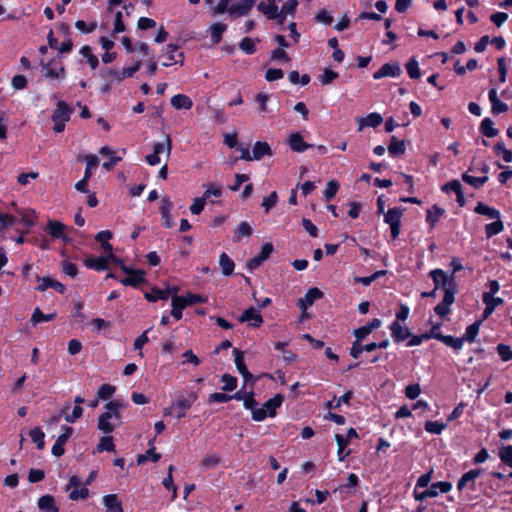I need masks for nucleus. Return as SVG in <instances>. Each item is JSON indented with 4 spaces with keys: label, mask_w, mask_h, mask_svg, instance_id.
Returning <instances> with one entry per match:
<instances>
[{
    "label": "nucleus",
    "mask_w": 512,
    "mask_h": 512,
    "mask_svg": "<svg viewBox=\"0 0 512 512\" xmlns=\"http://www.w3.org/2000/svg\"><path fill=\"white\" fill-rule=\"evenodd\" d=\"M123 403L113 400L105 405V412L98 417L97 428L104 434H111L121 424Z\"/></svg>",
    "instance_id": "f257e3e1"
},
{
    "label": "nucleus",
    "mask_w": 512,
    "mask_h": 512,
    "mask_svg": "<svg viewBox=\"0 0 512 512\" xmlns=\"http://www.w3.org/2000/svg\"><path fill=\"white\" fill-rule=\"evenodd\" d=\"M256 0H220L212 7L215 15L227 13L231 18L247 15L254 7Z\"/></svg>",
    "instance_id": "f03ea898"
},
{
    "label": "nucleus",
    "mask_w": 512,
    "mask_h": 512,
    "mask_svg": "<svg viewBox=\"0 0 512 512\" xmlns=\"http://www.w3.org/2000/svg\"><path fill=\"white\" fill-rule=\"evenodd\" d=\"M197 399L198 394L196 392H189L186 396L179 397L173 401L169 407L164 408L163 414L177 419L184 418Z\"/></svg>",
    "instance_id": "7ed1b4c3"
},
{
    "label": "nucleus",
    "mask_w": 512,
    "mask_h": 512,
    "mask_svg": "<svg viewBox=\"0 0 512 512\" xmlns=\"http://www.w3.org/2000/svg\"><path fill=\"white\" fill-rule=\"evenodd\" d=\"M43 76L50 80H61L65 77V68L61 57H55L50 61L40 62Z\"/></svg>",
    "instance_id": "20e7f679"
},
{
    "label": "nucleus",
    "mask_w": 512,
    "mask_h": 512,
    "mask_svg": "<svg viewBox=\"0 0 512 512\" xmlns=\"http://www.w3.org/2000/svg\"><path fill=\"white\" fill-rule=\"evenodd\" d=\"M72 110L69 105L64 101H58L56 108L52 115V121L54 123L53 130L56 133L64 131L65 124L70 120Z\"/></svg>",
    "instance_id": "39448f33"
},
{
    "label": "nucleus",
    "mask_w": 512,
    "mask_h": 512,
    "mask_svg": "<svg viewBox=\"0 0 512 512\" xmlns=\"http://www.w3.org/2000/svg\"><path fill=\"white\" fill-rule=\"evenodd\" d=\"M283 403V396L280 394H276L271 399L267 400L261 408H256L253 410V420L254 421H263L267 416L274 417L276 415V410Z\"/></svg>",
    "instance_id": "423d86ee"
},
{
    "label": "nucleus",
    "mask_w": 512,
    "mask_h": 512,
    "mask_svg": "<svg viewBox=\"0 0 512 512\" xmlns=\"http://www.w3.org/2000/svg\"><path fill=\"white\" fill-rule=\"evenodd\" d=\"M172 151V143L170 137L167 135L164 142L155 143L153 146V153L146 156V161L149 165L155 166L160 163V155L164 154L169 158Z\"/></svg>",
    "instance_id": "0eeeda50"
},
{
    "label": "nucleus",
    "mask_w": 512,
    "mask_h": 512,
    "mask_svg": "<svg viewBox=\"0 0 512 512\" xmlns=\"http://www.w3.org/2000/svg\"><path fill=\"white\" fill-rule=\"evenodd\" d=\"M403 215V209L394 207L384 214V221L390 226L391 236L396 239L400 234V222Z\"/></svg>",
    "instance_id": "6e6552de"
},
{
    "label": "nucleus",
    "mask_w": 512,
    "mask_h": 512,
    "mask_svg": "<svg viewBox=\"0 0 512 512\" xmlns=\"http://www.w3.org/2000/svg\"><path fill=\"white\" fill-rule=\"evenodd\" d=\"M356 438H358V434L354 428H350L347 431V434L345 436H342L340 434L335 435V440H336L337 446H338L337 456H338V460L340 462L344 461V459L350 453V451H348L347 453H344L345 447L349 445V443L352 439H356Z\"/></svg>",
    "instance_id": "1a4fd4ad"
},
{
    "label": "nucleus",
    "mask_w": 512,
    "mask_h": 512,
    "mask_svg": "<svg viewBox=\"0 0 512 512\" xmlns=\"http://www.w3.org/2000/svg\"><path fill=\"white\" fill-rule=\"evenodd\" d=\"M122 270L127 274V277L121 279L120 283L125 286L137 287L145 281V272L142 270H133L125 265H122Z\"/></svg>",
    "instance_id": "9d476101"
},
{
    "label": "nucleus",
    "mask_w": 512,
    "mask_h": 512,
    "mask_svg": "<svg viewBox=\"0 0 512 512\" xmlns=\"http://www.w3.org/2000/svg\"><path fill=\"white\" fill-rule=\"evenodd\" d=\"M239 322H241V323L246 322V323H248L249 327L258 328L262 325L263 318H262L261 313L258 310H256L253 307H250V308L244 310L243 313L240 315Z\"/></svg>",
    "instance_id": "9b49d317"
},
{
    "label": "nucleus",
    "mask_w": 512,
    "mask_h": 512,
    "mask_svg": "<svg viewBox=\"0 0 512 512\" xmlns=\"http://www.w3.org/2000/svg\"><path fill=\"white\" fill-rule=\"evenodd\" d=\"M455 298L454 288H446L444 297L435 308L434 311L440 317H445L450 313V306L453 304Z\"/></svg>",
    "instance_id": "f8f14e48"
},
{
    "label": "nucleus",
    "mask_w": 512,
    "mask_h": 512,
    "mask_svg": "<svg viewBox=\"0 0 512 512\" xmlns=\"http://www.w3.org/2000/svg\"><path fill=\"white\" fill-rule=\"evenodd\" d=\"M430 276L433 279L436 289L443 288L446 291V288H453V276L448 277L443 270H432Z\"/></svg>",
    "instance_id": "ddd939ff"
},
{
    "label": "nucleus",
    "mask_w": 512,
    "mask_h": 512,
    "mask_svg": "<svg viewBox=\"0 0 512 512\" xmlns=\"http://www.w3.org/2000/svg\"><path fill=\"white\" fill-rule=\"evenodd\" d=\"M272 252H273V245L271 243H265L262 246L260 253L247 262V264H246L247 268L249 270L256 269L257 267H259L262 264L263 261H265L266 259L269 258V256L272 254Z\"/></svg>",
    "instance_id": "4468645a"
},
{
    "label": "nucleus",
    "mask_w": 512,
    "mask_h": 512,
    "mask_svg": "<svg viewBox=\"0 0 512 512\" xmlns=\"http://www.w3.org/2000/svg\"><path fill=\"white\" fill-rule=\"evenodd\" d=\"M402 70L401 67L396 63H386L380 67L379 70H377L373 74L374 79H381L384 77H393L396 78L400 76Z\"/></svg>",
    "instance_id": "2eb2a0df"
},
{
    "label": "nucleus",
    "mask_w": 512,
    "mask_h": 512,
    "mask_svg": "<svg viewBox=\"0 0 512 512\" xmlns=\"http://www.w3.org/2000/svg\"><path fill=\"white\" fill-rule=\"evenodd\" d=\"M482 300L486 306L483 311V319L488 318L493 313L496 307L503 304L502 298L495 297L491 293H483Z\"/></svg>",
    "instance_id": "dca6fc26"
},
{
    "label": "nucleus",
    "mask_w": 512,
    "mask_h": 512,
    "mask_svg": "<svg viewBox=\"0 0 512 512\" xmlns=\"http://www.w3.org/2000/svg\"><path fill=\"white\" fill-rule=\"evenodd\" d=\"M356 122L358 131H362L365 127H378L383 122V118L379 113L372 112L365 117L357 118Z\"/></svg>",
    "instance_id": "f3484780"
},
{
    "label": "nucleus",
    "mask_w": 512,
    "mask_h": 512,
    "mask_svg": "<svg viewBox=\"0 0 512 512\" xmlns=\"http://www.w3.org/2000/svg\"><path fill=\"white\" fill-rule=\"evenodd\" d=\"M287 143L291 150L297 153L304 152L306 149L312 147L307 144L299 132H293L288 136Z\"/></svg>",
    "instance_id": "a211bd4d"
},
{
    "label": "nucleus",
    "mask_w": 512,
    "mask_h": 512,
    "mask_svg": "<svg viewBox=\"0 0 512 512\" xmlns=\"http://www.w3.org/2000/svg\"><path fill=\"white\" fill-rule=\"evenodd\" d=\"M323 297V292L316 287L310 288L305 296L298 301V306L305 310L307 307L311 306L317 299Z\"/></svg>",
    "instance_id": "6ab92c4d"
},
{
    "label": "nucleus",
    "mask_w": 512,
    "mask_h": 512,
    "mask_svg": "<svg viewBox=\"0 0 512 512\" xmlns=\"http://www.w3.org/2000/svg\"><path fill=\"white\" fill-rule=\"evenodd\" d=\"M258 9L269 19H279L280 13L278 7L275 4V0H263L258 4Z\"/></svg>",
    "instance_id": "aec40b11"
},
{
    "label": "nucleus",
    "mask_w": 512,
    "mask_h": 512,
    "mask_svg": "<svg viewBox=\"0 0 512 512\" xmlns=\"http://www.w3.org/2000/svg\"><path fill=\"white\" fill-rule=\"evenodd\" d=\"M65 225L58 221H49L47 223V231L54 238H60L64 242H69L70 238L65 233Z\"/></svg>",
    "instance_id": "412c9836"
},
{
    "label": "nucleus",
    "mask_w": 512,
    "mask_h": 512,
    "mask_svg": "<svg viewBox=\"0 0 512 512\" xmlns=\"http://www.w3.org/2000/svg\"><path fill=\"white\" fill-rule=\"evenodd\" d=\"M233 354H234V358H235L234 359L235 360V365H236V368H237L238 372L243 376L245 381L251 380L253 378V376L248 371V369L246 367V364L244 362V354H243V352L235 348L233 350Z\"/></svg>",
    "instance_id": "4be33fe9"
},
{
    "label": "nucleus",
    "mask_w": 512,
    "mask_h": 512,
    "mask_svg": "<svg viewBox=\"0 0 512 512\" xmlns=\"http://www.w3.org/2000/svg\"><path fill=\"white\" fill-rule=\"evenodd\" d=\"M40 284L37 286V290L39 291H45L48 288H53L59 293H63L65 290V286L60 283L59 281L46 276V277H37Z\"/></svg>",
    "instance_id": "5701e85b"
},
{
    "label": "nucleus",
    "mask_w": 512,
    "mask_h": 512,
    "mask_svg": "<svg viewBox=\"0 0 512 512\" xmlns=\"http://www.w3.org/2000/svg\"><path fill=\"white\" fill-rule=\"evenodd\" d=\"M391 335L395 342L403 341L411 336L408 328L400 324L398 321H394L390 325Z\"/></svg>",
    "instance_id": "b1692460"
},
{
    "label": "nucleus",
    "mask_w": 512,
    "mask_h": 512,
    "mask_svg": "<svg viewBox=\"0 0 512 512\" xmlns=\"http://www.w3.org/2000/svg\"><path fill=\"white\" fill-rule=\"evenodd\" d=\"M99 153L109 157L108 162H104L102 165L106 171L113 169V167L122 159L120 156H116L115 151L108 146L102 147Z\"/></svg>",
    "instance_id": "393cba45"
},
{
    "label": "nucleus",
    "mask_w": 512,
    "mask_h": 512,
    "mask_svg": "<svg viewBox=\"0 0 512 512\" xmlns=\"http://www.w3.org/2000/svg\"><path fill=\"white\" fill-rule=\"evenodd\" d=\"M170 102H171L172 107L175 108L176 110H180V109L189 110L193 106L192 99L185 94L174 95L171 98Z\"/></svg>",
    "instance_id": "a878e982"
},
{
    "label": "nucleus",
    "mask_w": 512,
    "mask_h": 512,
    "mask_svg": "<svg viewBox=\"0 0 512 512\" xmlns=\"http://www.w3.org/2000/svg\"><path fill=\"white\" fill-rule=\"evenodd\" d=\"M177 50H178V46H176L174 44L167 45V47H166L167 60L162 63L163 66L168 67V66H171V65L177 64V63H179L180 65L183 64V53L182 52L178 53V57L180 58V60L176 59L175 53L177 52Z\"/></svg>",
    "instance_id": "bb28decb"
},
{
    "label": "nucleus",
    "mask_w": 512,
    "mask_h": 512,
    "mask_svg": "<svg viewBox=\"0 0 512 512\" xmlns=\"http://www.w3.org/2000/svg\"><path fill=\"white\" fill-rule=\"evenodd\" d=\"M253 157L254 160H260L264 156H271L272 155V149L270 145L265 141H257L253 145Z\"/></svg>",
    "instance_id": "cd10ccee"
},
{
    "label": "nucleus",
    "mask_w": 512,
    "mask_h": 512,
    "mask_svg": "<svg viewBox=\"0 0 512 512\" xmlns=\"http://www.w3.org/2000/svg\"><path fill=\"white\" fill-rule=\"evenodd\" d=\"M381 326V320L373 319L367 325L359 327L354 331V335L358 341H361L367 335H369L374 329L379 328Z\"/></svg>",
    "instance_id": "c85d7f7f"
},
{
    "label": "nucleus",
    "mask_w": 512,
    "mask_h": 512,
    "mask_svg": "<svg viewBox=\"0 0 512 512\" xmlns=\"http://www.w3.org/2000/svg\"><path fill=\"white\" fill-rule=\"evenodd\" d=\"M38 508L42 512H59L55 499L51 495H44L38 500Z\"/></svg>",
    "instance_id": "c756f323"
},
{
    "label": "nucleus",
    "mask_w": 512,
    "mask_h": 512,
    "mask_svg": "<svg viewBox=\"0 0 512 512\" xmlns=\"http://www.w3.org/2000/svg\"><path fill=\"white\" fill-rule=\"evenodd\" d=\"M219 267L224 276H230L235 268L233 260L225 253H221L219 256Z\"/></svg>",
    "instance_id": "7c9ffc66"
},
{
    "label": "nucleus",
    "mask_w": 512,
    "mask_h": 512,
    "mask_svg": "<svg viewBox=\"0 0 512 512\" xmlns=\"http://www.w3.org/2000/svg\"><path fill=\"white\" fill-rule=\"evenodd\" d=\"M480 474H481V471L478 470V469L470 470V471L466 472L459 479L458 484H457V488L459 490H462V489H464V487L468 483H471V489H473L474 488V481H475L476 478H478L480 476Z\"/></svg>",
    "instance_id": "2f4dec72"
},
{
    "label": "nucleus",
    "mask_w": 512,
    "mask_h": 512,
    "mask_svg": "<svg viewBox=\"0 0 512 512\" xmlns=\"http://www.w3.org/2000/svg\"><path fill=\"white\" fill-rule=\"evenodd\" d=\"M474 211L480 215L487 216L489 219H492V220H498V218H500L499 210H497L493 207H490L481 202H479L476 205Z\"/></svg>",
    "instance_id": "473e14b6"
},
{
    "label": "nucleus",
    "mask_w": 512,
    "mask_h": 512,
    "mask_svg": "<svg viewBox=\"0 0 512 512\" xmlns=\"http://www.w3.org/2000/svg\"><path fill=\"white\" fill-rule=\"evenodd\" d=\"M103 504L110 512H123L122 504L116 494H109L103 497Z\"/></svg>",
    "instance_id": "72a5a7b5"
},
{
    "label": "nucleus",
    "mask_w": 512,
    "mask_h": 512,
    "mask_svg": "<svg viewBox=\"0 0 512 512\" xmlns=\"http://www.w3.org/2000/svg\"><path fill=\"white\" fill-rule=\"evenodd\" d=\"M175 291H176L175 289H170V288H167L164 290L154 288L150 292L145 293V298L150 302H155L159 299L165 300L169 297L171 292H175Z\"/></svg>",
    "instance_id": "f704fd0d"
},
{
    "label": "nucleus",
    "mask_w": 512,
    "mask_h": 512,
    "mask_svg": "<svg viewBox=\"0 0 512 512\" xmlns=\"http://www.w3.org/2000/svg\"><path fill=\"white\" fill-rule=\"evenodd\" d=\"M84 264L86 267L97 270V271H104L108 267L107 258L105 256L97 257V258H94V257L86 258L84 260Z\"/></svg>",
    "instance_id": "c9c22d12"
},
{
    "label": "nucleus",
    "mask_w": 512,
    "mask_h": 512,
    "mask_svg": "<svg viewBox=\"0 0 512 512\" xmlns=\"http://www.w3.org/2000/svg\"><path fill=\"white\" fill-rule=\"evenodd\" d=\"M227 30V25L221 22L212 24L209 27V33L213 43L217 44L221 41L223 33Z\"/></svg>",
    "instance_id": "e433bc0d"
},
{
    "label": "nucleus",
    "mask_w": 512,
    "mask_h": 512,
    "mask_svg": "<svg viewBox=\"0 0 512 512\" xmlns=\"http://www.w3.org/2000/svg\"><path fill=\"white\" fill-rule=\"evenodd\" d=\"M445 345L452 347L455 350H461L464 344V338H455L450 335H443L441 333L438 334V339Z\"/></svg>",
    "instance_id": "4c0bfd02"
},
{
    "label": "nucleus",
    "mask_w": 512,
    "mask_h": 512,
    "mask_svg": "<svg viewBox=\"0 0 512 512\" xmlns=\"http://www.w3.org/2000/svg\"><path fill=\"white\" fill-rule=\"evenodd\" d=\"M172 310L171 315L176 319L180 320L182 318V310L186 307V305L183 302V299L179 295H174L172 297Z\"/></svg>",
    "instance_id": "58836bf2"
},
{
    "label": "nucleus",
    "mask_w": 512,
    "mask_h": 512,
    "mask_svg": "<svg viewBox=\"0 0 512 512\" xmlns=\"http://www.w3.org/2000/svg\"><path fill=\"white\" fill-rule=\"evenodd\" d=\"M451 488H452V485L450 482L440 481V482L433 483L430 486V488H428V492L431 493L430 497L433 498V497L438 496L440 493L449 492L451 490Z\"/></svg>",
    "instance_id": "ea45409f"
},
{
    "label": "nucleus",
    "mask_w": 512,
    "mask_h": 512,
    "mask_svg": "<svg viewBox=\"0 0 512 512\" xmlns=\"http://www.w3.org/2000/svg\"><path fill=\"white\" fill-rule=\"evenodd\" d=\"M221 459L220 457L215 453H209L206 454L200 461V467L204 470L215 468L219 463Z\"/></svg>",
    "instance_id": "a19ab883"
},
{
    "label": "nucleus",
    "mask_w": 512,
    "mask_h": 512,
    "mask_svg": "<svg viewBox=\"0 0 512 512\" xmlns=\"http://www.w3.org/2000/svg\"><path fill=\"white\" fill-rule=\"evenodd\" d=\"M404 141L398 140L395 136L391 138V142L388 146V151L391 155L399 156L405 153Z\"/></svg>",
    "instance_id": "79ce46f5"
},
{
    "label": "nucleus",
    "mask_w": 512,
    "mask_h": 512,
    "mask_svg": "<svg viewBox=\"0 0 512 512\" xmlns=\"http://www.w3.org/2000/svg\"><path fill=\"white\" fill-rule=\"evenodd\" d=\"M104 77L108 84L120 83L125 79L122 70L107 69L104 71Z\"/></svg>",
    "instance_id": "37998d69"
},
{
    "label": "nucleus",
    "mask_w": 512,
    "mask_h": 512,
    "mask_svg": "<svg viewBox=\"0 0 512 512\" xmlns=\"http://www.w3.org/2000/svg\"><path fill=\"white\" fill-rule=\"evenodd\" d=\"M297 6H298V1L297 0H287L283 4L281 10L279 11V13H280V22H282L287 15H294Z\"/></svg>",
    "instance_id": "c03bdc74"
},
{
    "label": "nucleus",
    "mask_w": 512,
    "mask_h": 512,
    "mask_svg": "<svg viewBox=\"0 0 512 512\" xmlns=\"http://www.w3.org/2000/svg\"><path fill=\"white\" fill-rule=\"evenodd\" d=\"M444 214V210L440 208L437 205H434L431 209L427 211V218L426 221L431 225L434 226L440 217H442Z\"/></svg>",
    "instance_id": "a18cd8bd"
},
{
    "label": "nucleus",
    "mask_w": 512,
    "mask_h": 512,
    "mask_svg": "<svg viewBox=\"0 0 512 512\" xmlns=\"http://www.w3.org/2000/svg\"><path fill=\"white\" fill-rule=\"evenodd\" d=\"M504 229L503 222L498 218V220H495L494 222L487 224L485 226V233L488 238L499 234Z\"/></svg>",
    "instance_id": "49530a36"
},
{
    "label": "nucleus",
    "mask_w": 512,
    "mask_h": 512,
    "mask_svg": "<svg viewBox=\"0 0 512 512\" xmlns=\"http://www.w3.org/2000/svg\"><path fill=\"white\" fill-rule=\"evenodd\" d=\"M206 189L202 195V198L206 201L210 197H220L222 195V189L221 186L218 184H207L205 185Z\"/></svg>",
    "instance_id": "de8ad7c7"
},
{
    "label": "nucleus",
    "mask_w": 512,
    "mask_h": 512,
    "mask_svg": "<svg viewBox=\"0 0 512 512\" xmlns=\"http://www.w3.org/2000/svg\"><path fill=\"white\" fill-rule=\"evenodd\" d=\"M480 323H481V321L474 322L473 324L469 325L466 328V331L462 337V338H464V342L468 341L471 343L475 340L476 336L479 333Z\"/></svg>",
    "instance_id": "09e8293b"
},
{
    "label": "nucleus",
    "mask_w": 512,
    "mask_h": 512,
    "mask_svg": "<svg viewBox=\"0 0 512 512\" xmlns=\"http://www.w3.org/2000/svg\"><path fill=\"white\" fill-rule=\"evenodd\" d=\"M29 435L32 439V441L36 444L38 449H43L44 447V432L39 428L35 427L30 430Z\"/></svg>",
    "instance_id": "8fccbe9b"
},
{
    "label": "nucleus",
    "mask_w": 512,
    "mask_h": 512,
    "mask_svg": "<svg viewBox=\"0 0 512 512\" xmlns=\"http://www.w3.org/2000/svg\"><path fill=\"white\" fill-rule=\"evenodd\" d=\"M339 186L340 185H339L338 181L330 180L327 183L325 190L323 191L324 199L326 201H330L332 198H334L339 189Z\"/></svg>",
    "instance_id": "3c124183"
},
{
    "label": "nucleus",
    "mask_w": 512,
    "mask_h": 512,
    "mask_svg": "<svg viewBox=\"0 0 512 512\" xmlns=\"http://www.w3.org/2000/svg\"><path fill=\"white\" fill-rule=\"evenodd\" d=\"M80 54L87 59V62L92 69H95L98 66V58L96 55L92 53L91 48L89 46H83L80 49Z\"/></svg>",
    "instance_id": "603ef678"
},
{
    "label": "nucleus",
    "mask_w": 512,
    "mask_h": 512,
    "mask_svg": "<svg viewBox=\"0 0 512 512\" xmlns=\"http://www.w3.org/2000/svg\"><path fill=\"white\" fill-rule=\"evenodd\" d=\"M481 132L487 137H494L498 130L494 128V123L490 118H485L481 123Z\"/></svg>",
    "instance_id": "864d4df0"
},
{
    "label": "nucleus",
    "mask_w": 512,
    "mask_h": 512,
    "mask_svg": "<svg viewBox=\"0 0 512 512\" xmlns=\"http://www.w3.org/2000/svg\"><path fill=\"white\" fill-rule=\"evenodd\" d=\"M54 317H55L54 313L45 315L42 313V311L39 308H36L32 314L31 323L33 325H37L40 322L50 321V320L54 319Z\"/></svg>",
    "instance_id": "5fc2aeb1"
},
{
    "label": "nucleus",
    "mask_w": 512,
    "mask_h": 512,
    "mask_svg": "<svg viewBox=\"0 0 512 512\" xmlns=\"http://www.w3.org/2000/svg\"><path fill=\"white\" fill-rule=\"evenodd\" d=\"M85 164H86V170H85V178L90 179L92 176V169L95 168L98 165V159L95 155H86L83 158Z\"/></svg>",
    "instance_id": "6e6d98bb"
},
{
    "label": "nucleus",
    "mask_w": 512,
    "mask_h": 512,
    "mask_svg": "<svg viewBox=\"0 0 512 512\" xmlns=\"http://www.w3.org/2000/svg\"><path fill=\"white\" fill-rule=\"evenodd\" d=\"M447 425L439 421H427L425 423V430L431 434H441L445 430Z\"/></svg>",
    "instance_id": "4d7b16f0"
},
{
    "label": "nucleus",
    "mask_w": 512,
    "mask_h": 512,
    "mask_svg": "<svg viewBox=\"0 0 512 512\" xmlns=\"http://www.w3.org/2000/svg\"><path fill=\"white\" fill-rule=\"evenodd\" d=\"M462 179H463V181H465L466 183L472 185L475 188H480L481 186H483L488 181V177L487 176L474 177V176H470L467 173H464L462 175Z\"/></svg>",
    "instance_id": "13d9d810"
},
{
    "label": "nucleus",
    "mask_w": 512,
    "mask_h": 512,
    "mask_svg": "<svg viewBox=\"0 0 512 512\" xmlns=\"http://www.w3.org/2000/svg\"><path fill=\"white\" fill-rule=\"evenodd\" d=\"M97 450L99 452H102V451H108V452H112L115 450V445L113 443V438L112 436H103L98 445H97Z\"/></svg>",
    "instance_id": "bf43d9fd"
},
{
    "label": "nucleus",
    "mask_w": 512,
    "mask_h": 512,
    "mask_svg": "<svg viewBox=\"0 0 512 512\" xmlns=\"http://www.w3.org/2000/svg\"><path fill=\"white\" fill-rule=\"evenodd\" d=\"M252 232V227L248 222H241L234 236V241H239L240 237H249Z\"/></svg>",
    "instance_id": "052dcab7"
},
{
    "label": "nucleus",
    "mask_w": 512,
    "mask_h": 512,
    "mask_svg": "<svg viewBox=\"0 0 512 512\" xmlns=\"http://www.w3.org/2000/svg\"><path fill=\"white\" fill-rule=\"evenodd\" d=\"M116 388L115 386L113 385H110V384H103L99 387L98 391H97V394L96 396L98 397V399L100 400H106L108 399L110 396L113 395V393L115 392Z\"/></svg>",
    "instance_id": "680f3d73"
},
{
    "label": "nucleus",
    "mask_w": 512,
    "mask_h": 512,
    "mask_svg": "<svg viewBox=\"0 0 512 512\" xmlns=\"http://www.w3.org/2000/svg\"><path fill=\"white\" fill-rule=\"evenodd\" d=\"M405 68L412 79H418L421 76L418 62L415 59L409 60L406 63Z\"/></svg>",
    "instance_id": "e2e57ef3"
},
{
    "label": "nucleus",
    "mask_w": 512,
    "mask_h": 512,
    "mask_svg": "<svg viewBox=\"0 0 512 512\" xmlns=\"http://www.w3.org/2000/svg\"><path fill=\"white\" fill-rule=\"evenodd\" d=\"M223 391H233L237 387V379L229 374H224L221 378Z\"/></svg>",
    "instance_id": "0e129e2a"
},
{
    "label": "nucleus",
    "mask_w": 512,
    "mask_h": 512,
    "mask_svg": "<svg viewBox=\"0 0 512 512\" xmlns=\"http://www.w3.org/2000/svg\"><path fill=\"white\" fill-rule=\"evenodd\" d=\"M338 73L328 68H325L323 73L319 76V81L322 85H328L338 78Z\"/></svg>",
    "instance_id": "69168bd1"
},
{
    "label": "nucleus",
    "mask_w": 512,
    "mask_h": 512,
    "mask_svg": "<svg viewBox=\"0 0 512 512\" xmlns=\"http://www.w3.org/2000/svg\"><path fill=\"white\" fill-rule=\"evenodd\" d=\"M494 151L498 154V155H501L503 160L507 163H510L512 162V151L507 149L504 144L502 143H497L495 146H494Z\"/></svg>",
    "instance_id": "338daca9"
},
{
    "label": "nucleus",
    "mask_w": 512,
    "mask_h": 512,
    "mask_svg": "<svg viewBox=\"0 0 512 512\" xmlns=\"http://www.w3.org/2000/svg\"><path fill=\"white\" fill-rule=\"evenodd\" d=\"M499 456L502 462L512 467V446L508 445L500 449Z\"/></svg>",
    "instance_id": "774afa93"
}]
</instances>
